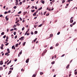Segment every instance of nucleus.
Masks as SVG:
<instances>
[{
    "label": "nucleus",
    "instance_id": "de8ad7c7",
    "mask_svg": "<svg viewBox=\"0 0 77 77\" xmlns=\"http://www.w3.org/2000/svg\"><path fill=\"white\" fill-rule=\"evenodd\" d=\"M8 14V12L7 11H5V13H4V14Z\"/></svg>",
    "mask_w": 77,
    "mask_h": 77
},
{
    "label": "nucleus",
    "instance_id": "4be33fe9",
    "mask_svg": "<svg viewBox=\"0 0 77 77\" xmlns=\"http://www.w3.org/2000/svg\"><path fill=\"white\" fill-rule=\"evenodd\" d=\"M20 21V20H18L17 21H16L15 22V24H17V23H18Z\"/></svg>",
    "mask_w": 77,
    "mask_h": 77
},
{
    "label": "nucleus",
    "instance_id": "338daca9",
    "mask_svg": "<svg viewBox=\"0 0 77 77\" xmlns=\"http://www.w3.org/2000/svg\"><path fill=\"white\" fill-rule=\"evenodd\" d=\"M35 9H38V8H37L36 6L35 7Z\"/></svg>",
    "mask_w": 77,
    "mask_h": 77
},
{
    "label": "nucleus",
    "instance_id": "37998d69",
    "mask_svg": "<svg viewBox=\"0 0 77 77\" xmlns=\"http://www.w3.org/2000/svg\"><path fill=\"white\" fill-rule=\"evenodd\" d=\"M13 8L14 9H16L17 8V6H14V7Z\"/></svg>",
    "mask_w": 77,
    "mask_h": 77
},
{
    "label": "nucleus",
    "instance_id": "ea45409f",
    "mask_svg": "<svg viewBox=\"0 0 77 77\" xmlns=\"http://www.w3.org/2000/svg\"><path fill=\"white\" fill-rule=\"evenodd\" d=\"M17 35H16L14 37V39H17Z\"/></svg>",
    "mask_w": 77,
    "mask_h": 77
},
{
    "label": "nucleus",
    "instance_id": "5fc2aeb1",
    "mask_svg": "<svg viewBox=\"0 0 77 77\" xmlns=\"http://www.w3.org/2000/svg\"><path fill=\"white\" fill-rule=\"evenodd\" d=\"M17 59L16 58L14 60V61L17 62Z\"/></svg>",
    "mask_w": 77,
    "mask_h": 77
},
{
    "label": "nucleus",
    "instance_id": "6e6d98bb",
    "mask_svg": "<svg viewBox=\"0 0 77 77\" xmlns=\"http://www.w3.org/2000/svg\"><path fill=\"white\" fill-rule=\"evenodd\" d=\"M6 39H9V37H8V36H7L6 37Z\"/></svg>",
    "mask_w": 77,
    "mask_h": 77
},
{
    "label": "nucleus",
    "instance_id": "393cba45",
    "mask_svg": "<svg viewBox=\"0 0 77 77\" xmlns=\"http://www.w3.org/2000/svg\"><path fill=\"white\" fill-rule=\"evenodd\" d=\"M34 33L35 34H37V33H38V31H35Z\"/></svg>",
    "mask_w": 77,
    "mask_h": 77
},
{
    "label": "nucleus",
    "instance_id": "4d7b16f0",
    "mask_svg": "<svg viewBox=\"0 0 77 77\" xmlns=\"http://www.w3.org/2000/svg\"><path fill=\"white\" fill-rule=\"evenodd\" d=\"M36 26H37L36 25H34V27L35 28H36Z\"/></svg>",
    "mask_w": 77,
    "mask_h": 77
},
{
    "label": "nucleus",
    "instance_id": "6e6552de",
    "mask_svg": "<svg viewBox=\"0 0 77 77\" xmlns=\"http://www.w3.org/2000/svg\"><path fill=\"white\" fill-rule=\"evenodd\" d=\"M3 69V67H0V71H2Z\"/></svg>",
    "mask_w": 77,
    "mask_h": 77
},
{
    "label": "nucleus",
    "instance_id": "4c0bfd02",
    "mask_svg": "<svg viewBox=\"0 0 77 77\" xmlns=\"http://www.w3.org/2000/svg\"><path fill=\"white\" fill-rule=\"evenodd\" d=\"M18 14H21V11H19L18 13Z\"/></svg>",
    "mask_w": 77,
    "mask_h": 77
},
{
    "label": "nucleus",
    "instance_id": "e433bc0d",
    "mask_svg": "<svg viewBox=\"0 0 77 77\" xmlns=\"http://www.w3.org/2000/svg\"><path fill=\"white\" fill-rule=\"evenodd\" d=\"M6 35H5L3 36V38L4 39H5V38H6Z\"/></svg>",
    "mask_w": 77,
    "mask_h": 77
},
{
    "label": "nucleus",
    "instance_id": "9b49d317",
    "mask_svg": "<svg viewBox=\"0 0 77 77\" xmlns=\"http://www.w3.org/2000/svg\"><path fill=\"white\" fill-rule=\"evenodd\" d=\"M19 45V44H17L15 45V47H18V45Z\"/></svg>",
    "mask_w": 77,
    "mask_h": 77
},
{
    "label": "nucleus",
    "instance_id": "bf43d9fd",
    "mask_svg": "<svg viewBox=\"0 0 77 77\" xmlns=\"http://www.w3.org/2000/svg\"><path fill=\"white\" fill-rule=\"evenodd\" d=\"M22 30H23H23H24V27H23L22 28Z\"/></svg>",
    "mask_w": 77,
    "mask_h": 77
},
{
    "label": "nucleus",
    "instance_id": "09e8293b",
    "mask_svg": "<svg viewBox=\"0 0 77 77\" xmlns=\"http://www.w3.org/2000/svg\"><path fill=\"white\" fill-rule=\"evenodd\" d=\"M19 18L20 19V20H21V21H22V18H21V17H20Z\"/></svg>",
    "mask_w": 77,
    "mask_h": 77
},
{
    "label": "nucleus",
    "instance_id": "a878e982",
    "mask_svg": "<svg viewBox=\"0 0 77 77\" xmlns=\"http://www.w3.org/2000/svg\"><path fill=\"white\" fill-rule=\"evenodd\" d=\"M31 11V12H35V10H32Z\"/></svg>",
    "mask_w": 77,
    "mask_h": 77
},
{
    "label": "nucleus",
    "instance_id": "c03bdc74",
    "mask_svg": "<svg viewBox=\"0 0 77 77\" xmlns=\"http://www.w3.org/2000/svg\"><path fill=\"white\" fill-rule=\"evenodd\" d=\"M49 13H48L46 14V16H48L49 15Z\"/></svg>",
    "mask_w": 77,
    "mask_h": 77
},
{
    "label": "nucleus",
    "instance_id": "39448f33",
    "mask_svg": "<svg viewBox=\"0 0 77 77\" xmlns=\"http://www.w3.org/2000/svg\"><path fill=\"white\" fill-rule=\"evenodd\" d=\"M73 19H72V20L70 19V23H73Z\"/></svg>",
    "mask_w": 77,
    "mask_h": 77
},
{
    "label": "nucleus",
    "instance_id": "58836bf2",
    "mask_svg": "<svg viewBox=\"0 0 77 77\" xmlns=\"http://www.w3.org/2000/svg\"><path fill=\"white\" fill-rule=\"evenodd\" d=\"M42 24H41L40 25H39L38 26L39 27H41V26H42Z\"/></svg>",
    "mask_w": 77,
    "mask_h": 77
},
{
    "label": "nucleus",
    "instance_id": "f704fd0d",
    "mask_svg": "<svg viewBox=\"0 0 77 77\" xmlns=\"http://www.w3.org/2000/svg\"><path fill=\"white\" fill-rule=\"evenodd\" d=\"M31 35H33V32L32 31H31Z\"/></svg>",
    "mask_w": 77,
    "mask_h": 77
},
{
    "label": "nucleus",
    "instance_id": "cd10ccee",
    "mask_svg": "<svg viewBox=\"0 0 77 77\" xmlns=\"http://www.w3.org/2000/svg\"><path fill=\"white\" fill-rule=\"evenodd\" d=\"M17 27V25H14V26H13V28H15V27Z\"/></svg>",
    "mask_w": 77,
    "mask_h": 77
},
{
    "label": "nucleus",
    "instance_id": "dca6fc26",
    "mask_svg": "<svg viewBox=\"0 0 77 77\" xmlns=\"http://www.w3.org/2000/svg\"><path fill=\"white\" fill-rule=\"evenodd\" d=\"M8 62H9V60H8L7 61L5 62V64H6V63H8Z\"/></svg>",
    "mask_w": 77,
    "mask_h": 77
},
{
    "label": "nucleus",
    "instance_id": "b1692460",
    "mask_svg": "<svg viewBox=\"0 0 77 77\" xmlns=\"http://www.w3.org/2000/svg\"><path fill=\"white\" fill-rule=\"evenodd\" d=\"M3 46H1L0 48L1 49V50H3L4 48Z\"/></svg>",
    "mask_w": 77,
    "mask_h": 77
},
{
    "label": "nucleus",
    "instance_id": "bb28decb",
    "mask_svg": "<svg viewBox=\"0 0 77 77\" xmlns=\"http://www.w3.org/2000/svg\"><path fill=\"white\" fill-rule=\"evenodd\" d=\"M76 23V22H75L74 23H72V25H75V24Z\"/></svg>",
    "mask_w": 77,
    "mask_h": 77
},
{
    "label": "nucleus",
    "instance_id": "a19ab883",
    "mask_svg": "<svg viewBox=\"0 0 77 77\" xmlns=\"http://www.w3.org/2000/svg\"><path fill=\"white\" fill-rule=\"evenodd\" d=\"M17 26H20V25L19 24V23H17V24H16Z\"/></svg>",
    "mask_w": 77,
    "mask_h": 77
},
{
    "label": "nucleus",
    "instance_id": "a18cd8bd",
    "mask_svg": "<svg viewBox=\"0 0 77 77\" xmlns=\"http://www.w3.org/2000/svg\"><path fill=\"white\" fill-rule=\"evenodd\" d=\"M23 3H25L26 2V0H24L22 1Z\"/></svg>",
    "mask_w": 77,
    "mask_h": 77
},
{
    "label": "nucleus",
    "instance_id": "1a4fd4ad",
    "mask_svg": "<svg viewBox=\"0 0 77 77\" xmlns=\"http://www.w3.org/2000/svg\"><path fill=\"white\" fill-rule=\"evenodd\" d=\"M27 11H26V12H23V15H25V14H27Z\"/></svg>",
    "mask_w": 77,
    "mask_h": 77
},
{
    "label": "nucleus",
    "instance_id": "2f4dec72",
    "mask_svg": "<svg viewBox=\"0 0 77 77\" xmlns=\"http://www.w3.org/2000/svg\"><path fill=\"white\" fill-rule=\"evenodd\" d=\"M14 47H15V45H14L12 46V48H12V49H14Z\"/></svg>",
    "mask_w": 77,
    "mask_h": 77
},
{
    "label": "nucleus",
    "instance_id": "5701e85b",
    "mask_svg": "<svg viewBox=\"0 0 77 77\" xmlns=\"http://www.w3.org/2000/svg\"><path fill=\"white\" fill-rule=\"evenodd\" d=\"M40 75H42V74H44L43 72H40Z\"/></svg>",
    "mask_w": 77,
    "mask_h": 77
},
{
    "label": "nucleus",
    "instance_id": "f257e3e1",
    "mask_svg": "<svg viewBox=\"0 0 77 77\" xmlns=\"http://www.w3.org/2000/svg\"><path fill=\"white\" fill-rule=\"evenodd\" d=\"M29 61V58L27 59L26 61V63H28Z\"/></svg>",
    "mask_w": 77,
    "mask_h": 77
},
{
    "label": "nucleus",
    "instance_id": "49530a36",
    "mask_svg": "<svg viewBox=\"0 0 77 77\" xmlns=\"http://www.w3.org/2000/svg\"><path fill=\"white\" fill-rule=\"evenodd\" d=\"M14 35H16V32H14Z\"/></svg>",
    "mask_w": 77,
    "mask_h": 77
},
{
    "label": "nucleus",
    "instance_id": "3c124183",
    "mask_svg": "<svg viewBox=\"0 0 77 77\" xmlns=\"http://www.w3.org/2000/svg\"><path fill=\"white\" fill-rule=\"evenodd\" d=\"M60 32H58L57 33V35H59V34H60Z\"/></svg>",
    "mask_w": 77,
    "mask_h": 77
},
{
    "label": "nucleus",
    "instance_id": "f03ea898",
    "mask_svg": "<svg viewBox=\"0 0 77 77\" xmlns=\"http://www.w3.org/2000/svg\"><path fill=\"white\" fill-rule=\"evenodd\" d=\"M41 2L42 4H44V3H45V1H43V0H41Z\"/></svg>",
    "mask_w": 77,
    "mask_h": 77
},
{
    "label": "nucleus",
    "instance_id": "20e7f679",
    "mask_svg": "<svg viewBox=\"0 0 77 77\" xmlns=\"http://www.w3.org/2000/svg\"><path fill=\"white\" fill-rule=\"evenodd\" d=\"M0 62V65H2L3 64V60H2Z\"/></svg>",
    "mask_w": 77,
    "mask_h": 77
},
{
    "label": "nucleus",
    "instance_id": "774afa93",
    "mask_svg": "<svg viewBox=\"0 0 77 77\" xmlns=\"http://www.w3.org/2000/svg\"><path fill=\"white\" fill-rule=\"evenodd\" d=\"M8 63H11V60H10L9 61V62H8Z\"/></svg>",
    "mask_w": 77,
    "mask_h": 77
},
{
    "label": "nucleus",
    "instance_id": "603ef678",
    "mask_svg": "<svg viewBox=\"0 0 77 77\" xmlns=\"http://www.w3.org/2000/svg\"><path fill=\"white\" fill-rule=\"evenodd\" d=\"M59 45V44L58 43H57L56 45V46L57 47V46Z\"/></svg>",
    "mask_w": 77,
    "mask_h": 77
},
{
    "label": "nucleus",
    "instance_id": "4468645a",
    "mask_svg": "<svg viewBox=\"0 0 77 77\" xmlns=\"http://www.w3.org/2000/svg\"><path fill=\"white\" fill-rule=\"evenodd\" d=\"M1 35H5V32H2L1 34Z\"/></svg>",
    "mask_w": 77,
    "mask_h": 77
},
{
    "label": "nucleus",
    "instance_id": "aec40b11",
    "mask_svg": "<svg viewBox=\"0 0 77 77\" xmlns=\"http://www.w3.org/2000/svg\"><path fill=\"white\" fill-rule=\"evenodd\" d=\"M36 15V13L35 12L33 14V16H35Z\"/></svg>",
    "mask_w": 77,
    "mask_h": 77
},
{
    "label": "nucleus",
    "instance_id": "c85d7f7f",
    "mask_svg": "<svg viewBox=\"0 0 77 77\" xmlns=\"http://www.w3.org/2000/svg\"><path fill=\"white\" fill-rule=\"evenodd\" d=\"M36 77V74H34L32 75V77Z\"/></svg>",
    "mask_w": 77,
    "mask_h": 77
},
{
    "label": "nucleus",
    "instance_id": "ddd939ff",
    "mask_svg": "<svg viewBox=\"0 0 77 77\" xmlns=\"http://www.w3.org/2000/svg\"><path fill=\"white\" fill-rule=\"evenodd\" d=\"M42 9V7H41L38 9V11H40V10H41Z\"/></svg>",
    "mask_w": 77,
    "mask_h": 77
},
{
    "label": "nucleus",
    "instance_id": "680f3d73",
    "mask_svg": "<svg viewBox=\"0 0 77 77\" xmlns=\"http://www.w3.org/2000/svg\"><path fill=\"white\" fill-rule=\"evenodd\" d=\"M7 51H9L10 50H9V48H7Z\"/></svg>",
    "mask_w": 77,
    "mask_h": 77
},
{
    "label": "nucleus",
    "instance_id": "412c9836",
    "mask_svg": "<svg viewBox=\"0 0 77 77\" xmlns=\"http://www.w3.org/2000/svg\"><path fill=\"white\" fill-rule=\"evenodd\" d=\"M50 50H52L53 49V47L51 46L50 48Z\"/></svg>",
    "mask_w": 77,
    "mask_h": 77
},
{
    "label": "nucleus",
    "instance_id": "2eb2a0df",
    "mask_svg": "<svg viewBox=\"0 0 77 77\" xmlns=\"http://www.w3.org/2000/svg\"><path fill=\"white\" fill-rule=\"evenodd\" d=\"M10 69L11 71H12V70H13V69H14V68H13V67L10 68Z\"/></svg>",
    "mask_w": 77,
    "mask_h": 77
},
{
    "label": "nucleus",
    "instance_id": "72a5a7b5",
    "mask_svg": "<svg viewBox=\"0 0 77 77\" xmlns=\"http://www.w3.org/2000/svg\"><path fill=\"white\" fill-rule=\"evenodd\" d=\"M22 3H23V2H20L19 4L20 5H22Z\"/></svg>",
    "mask_w": 77,
    "mask_h": 77
},
{
    "label": "nucleus",
    "instance_id": "13d9d810",
    "mask_svg": "<svg viewBox=\"0 0 77 77\" xmlns=\"http://www.w3.org/2000/svg\"><path fill=\"white\" fill-rule=\"evenodd\" d=\"M65 56V54H63L61 56V57H63Z\"/></svg>",
    "mask_w": 77,
    "mask_h": 77
},
{
    "label": "nucleus",
    "instance_id": "c9c22d12",
    "mask_svg": "<svg viewBox=\"0 0 77 77\" xmlns=\"http://www.w3.org/2000/svg\"><path fill=\"white\" fill-rule=\"evenodd\" d=\"M8 45H9V43H8L5 44L6 46H8Z\"/></svg>",
    "mask_w": 77,
    "mask_h": 77
},
{
    "label": "nucleus",
    "instance_id": "c756f323",
    "mask_svg": "<svg viewBox=\"0 0 77 77\" xmlns=\"http://www.w3.org/2000/svg\"><path fill=\"white\" fill-rule=\"evenodd\" d=\"M50 37H51H51H53V34H51L50 35Z\"/></svg>",
    "mask_w": 77,
    "mask_h": 77
},
{
    "label": "nucleus",
    "instance_id": "7c9ffc66",
    "mask_svg": "<svg viewBox=\"0 0 77 77\" xmlns=\"http://www.w3.org/2000/svg\"><path fill=\"white\" fill-rule=\"evenodd\" d=\"M29 35H30V33L29 32L26 33V35H27V36H29Z\"/></svg>",
    "mask_w": 77,
    "mask_h": 77
},
{
    "label": "nucleus",
    "instance_id": "a211bd4d",
    "mask_svg": "<svg viewBox=\"0 0 77 77\" xmlns=\"http://www.w3.org/2000/svg\"><path fill=\"white\" fill-rule=\"evenodd\" d=\"M44 55H45V54L43 52L42 54V56L43 57L44 56Z\"/></svg>",
    "mask_w": 77,
    "mask_h": 77
},
{
    "label": "nucleus",
    "instance_id": "6ab92c4d",
    "mask_svg": "<svg viewBox=\"0 0 77 77\" xmlns=\"http://www.w3.org/2000/svg\"><path fill=\"white\" fill-rule=\"evenodd\" d=\"M25 44H26V42H24V43H23V46H24V45H25Z\"/></svg>",
    "mask_w": 77,
    "mask_h": 77
},
{
    "label": "nucleus",
    "instance_id": "8fccbe9b",
    "mask_svg": "<svg viewBox=\"0 0 77 77\" xmlns=\"http://www.w3.org/2000/svg\"><path fill=\"white\" fill-rule=\"evenodd\" d=\"M71 0H68L67 1V2H71Z\"/></svg>",
    "mask_w": 77,
    "mask_h": 77
},
{
    "label": "nucleus",
    "instance_id": "79ce46f5",
    "mask_svg": "<svg viewBox=\"0 0 77 77\" xmlns=\"http://www.w3.org/2000/svg\"><path fill=\"white\" fill-rule=\"evenodd\" d=\"M16 2H15V3H18V0H16Z\"/></svg>",
    "mask_w": 77,
    "mask_h": 77
},
{
    "label": "nucleus",
    "instance_id": "473e14b6",
    "mask_svg": "<svg viewBox=\"0 0 77 77\" xmlns=\"http://www.w3.org/2000/svg\"><path fill=\"white\" fill-rule=\"evenodd\" d=\"M65 0H63L62 2V3H65Z\"/></svg>",
    "mask_w": 77,
    "mask_h": 77
},
{
    "label": "nucleus",
    "instance_id": "f8f14e48",
    "mask_svg": "<svg viewBox=\"0 0 77 77\" xmlns=\"http://www.w3.org/2000/svg\"><path fill=\"white\" fill-rule=\"evenodd\" d=\"M51 63L52 65L54 64V63H55V61H54L53 62H51Z\"/></svg>",
    "mask_w": 77,
    "mask_h": 77
},
{
    "label": "nucleus",
    "instance_id": "423d86ee",
    "mask_svg": "<svg viewBox=\"0 0 77 77\" xmlns=\"http://www.w3.org/2000/svg\"><path fill=\"white\" fill-rule=\"evenodd\" d=\"M47 51V50H45L43 51V53H45V54L46 53Z\"/></svg>",
    "mask_w": 77,
    "mask_h": 77
},
{
    "label": "nucleus",
    "instance_id": "e2e57ef3",
    "mask_svg": "<svg viewBox=\"0 0 77 77\" xmlns=\"http://www.w3.org/2000/svg\"><path fill=\"white\" fill-rule=\"evenodd\" d=\"M3 17V15L1 14L0 15V17Z\"/></svg>",
    "mask_w": 77,
    "mask_h": 77
},
{
    "label": "nucleus",
    "instance_id": "0eeeda50",
    "mask_svg": "<svg viewBox=\"0 0 77 77\" xmlns=\"http://www.w3.org/2000/svg\"><path fill=\"white\" fill-rule=\"evenodd\" d=\"M21 41H23V39H24V36H22V37H21Z\"/></svg>",
    "mask_w": 77,
    "mask_h": 77
},
{
    "label": "nucleus",
    "instance_id": "864d4df0",
    "mask_svg": "<svg viewBox=\"0 0 77 77\" xmlns=\"http://www.w3.org/2000/svg\"><path fill=\"white\" fill-rule=\"evenodd\" d=\"M13 30H14V29H11V30H10V32H12V31H13Z\"/></svg>",
    "mask_w": 77,
    "mask_h": 77
},
{
    "label": "nucleus",
    "instance_id": "7ed1b4c3",
    "mask_svg": "<svg viewBox=\"0 0 77 77\" xmlns=\"http://www.w3.org/2000/svg\"><path fill=\"white\" fill-rule=\"evenodd\" d=\"M8 16H7L5 17V19L6 20V21H8L9 20V18H8Z\"/></svg>",
    "mask_w": 77,
    "mask_h": 77
},
{
    "label": "nucleus",
    "instance_id": "69168bd1",
    "mask_svg": "<svg viewBox=\"0 0 77 77\" xmlns=\"http://www.w3.org/2000/svg\"><path fill=\"white\" fill-rule=\"evenodd\" d=\"M34 8H35V6H32V9H34Z\"/></svg>",
    "mask_w": 77,
    "mask_h": 77
},
{
    "label": "nucleus",
    "instance_id": "052dcab7",
    "mask_svg": "<svg viewBox=\"0 0 77 77\" xmlns=\"http://www.w3.org/2000/svg\"><path fill=\"white\" fill-rule=\"evenodd\" d=\"M77 74V72H75V75H76Z\"/></svg>",
    "mask_w": 77,
    "mask_h": 77
},
{
    "label": "nucleus",
    "instance_id": "f3484780",
    "mask_svg": "<svg viewBox=\"0 0 77 77\" xmlns=\"http://www.w3.org/2000/svg\"><path fill=\"white\" fill-rule=\"evenodd\" d=\"M22 50L19 53V54L21 55V54H22Z\"/></svg>",
    "mask_w": 77,
    "mask_h": 77
},
{
    "label": "nucleus",
    "instance_id": "0e129e2a",
    "mask_svg": "<svg viewBox=\"0 0 77 77\" xmlns=\"http://www.w3.org/2000/svg\"><path fill=\"white\" fill-rule=\"evenodd\" d=\"M8 13H10L11 12V10H9L8 11Z\"/></svg>",
    "mask_w": 77,
    "mask_h": 77
},
{
    "label": "nucleus",
    "instance_id": "9d476101",
    "mask_svg": "<svg viewBox=\"0 0 77 77\" xmlns=\"http://www.w3.org/2000/svg\"><path fill=\"white\" fill-rule=\"evenodd\" d=\"M69 64H68L67 66H66V68L68 69L69 68Z\"/></svg>",
    "mask_w": 77,
    "mask_h": 77
}]
</instances>
